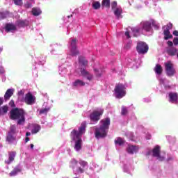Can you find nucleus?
Here are the masks:
<instances>
[{"label":"nucleus","mask_w":178,"mask_h":178,"mask_svg":"<svg viewBox=\"0 0 178 178\" xmlns=\"http://www.w3.org/2000/svg\"><path fill=\"white\" fill-rule=\"evenodd\" d=\"M99 127L95 129V136L96 138H105L108 136L109 127L111 126V118H106L100 120Z\"/></svg>","instance_id":"obj_1"},{"label":"nucleus","mask_w":178,"mask_h":178,"mask_svg":"<svg viewBox=\"0 0 178 178\" xmlns=\"http://www.w3.org/2000/svg\"><path fill=\"white\" fill-rule=\"evenodd\" d=\"M24 115H26V112L23 108H15L10 111V119L17 120V124H22L26 122Z\"/></svg>","instance_id":"obj_2"},{"label":"nucleus","mask_w":178,"mask_h":178,"mask_svg":"<svg viewBox=\"0 0 178 178\" xmlns=\"http://www.w3.org/2000/svg\"><path fill=\"white\" fill-rule=\"evenodd\" d=\"M115 97L120 99L126 96V86L122 83H118L114 88Z\"/></svg>","instance_id":"obj_3"},{"label":"nucleus","mask_w":178,"mask_h":178,"mask_svg":"<svg viewBox=\"0 0 178 178\" xmlns=\"http://www.w3.org/2000/svg\"><path fill=\"white\" fill-rule=\"evenodd\" d=\"M148 44L144 42H139L137 44L136 46V51L138 54L140 55H145V54H147L148 52Z\"/></svg>","instance_id":"obj_4"},{"label":"nucleus","mask_w":178,"mask_h":178,"mask_svg":"<svg viewBox=\"0 0 178 178\" xmlns=\"http://www.w3.org/2000/svg\"><path fill=\"white\" fill-rule=\"evenodd\" d=\"M104 115V109H102L100 111H94L90 115V119L91 122H94L95 123H97L98 121L101 119V116Z\"/></svg>","instance_id":"obj_5"},{"label":"nucleus","mask_w":178,"mask_h":178,"mask_svg":"<svg viewBox=\"0 0 178 178\" xmlns=\"http://www.w3.org/2000/svg\"><path fill=\"white\" fill-rule=\"evenodd\" d=\"M165 69L167 76L172 77L176 74V70L173 67V65L170 61H168L165 63Z\"/></svg>","instance_id":"obj_6"},{"label":"nucleus","mask_w":178,"mask_h":178,"mask_svg":"<svg viewBox=\"0 0 178 178\" xmlns=\"http://www.w3.org/2000/svg\"><path fill=\"white\" fill-rule=\"evenodd\" d=\"M140 25L142 26L143 30H145V31H150L152 29V26H155V21H145L140 23Z\"/></svg>","instance_id":"obj_7"},{"label":"nucleus","mask_w":178,"mask_h":178,"mask_svg":"<svg viewBox=\"0 0 178 178\" xmlns=\"http://www.w3.org/2000/svg\"><path fill=\"white\" fill-rule=\"evenodd\" d=\"M24 102L26 105H33L35 104V97L31 92H28L25 95Z\"/></svg>","instance_id":"obj_8"},{"label":"nucleus","mask_w":178,"mask_h":178,"mask_svg":"<svg viewBox=\"0 0 178 178\" xmlns=\"http://www.w3.org/2000/svg\"><path fill=\"white\" fill-rule=\"evenodd\" d=\"M81 134L76 129H74L71 132V138L73 141H76V140L81 139Z\"/></svg>","instance_id":"obj_9"},{"label":"nucleus","mask_w":178,"mask_h":178,"mask_svg":"<svg viewBox=\"0 0 178 178\" xmlns=\"http://www.w3.org/2000/svg\"><path fill=\"white\" fill-rule=\"evenodd\" d=\"M138 146L129 145L128 147L127 148V152H128V154H131V155H133V154L138 152Z\"/></svg>","instance_id":"obj_10"},{"label":"nucleus","mask_w":178,"mask_h":178,"mask_svg":"<svg viewBox=\"0 0 178 178\" xmlns=\"http://www.w3.org/2000/svg\"><path fill=\"white\" fill-rule=\"evenodd\" d=\"M16 156V152H8V160L6 161L7 165H10Z\"/></svg>","instance_id":"obj_11"},{"label":"nucleus","mask_w":178,"mask_h":178,"mask_svg":"<svg viewBox=\"0 0 178 178\" xmlns=\"http://www.w3.org/2000/svg\"><path fill=\"white\" fill-rule=\"evenodd\" d=\"M80 72H81V76L87 78L88 80H92V75L90 74L88 71L86 70V69L81 68Z\"/></svg>","instance_id":"obj_12"},{"label":"nucleus","mask_w":178,"mask_h":178,"mask_svg":"<svg viewBox=\"0 0 178 178\" xmlns=\"http://www.w3.org/2000/svg\"><path fill=\"white\" fill-rule=\"evenodd\" d=\"M166 52L170 56H176L177 54V49L175 47H168L166 49Z\"/></svg>","instance_id":"obj_13"},{"label":"nucleus","mask_w":178,"mask_h":178,"mask_svg":"<svg viewBox=\"0 0 178 178\" xmlns=\"http://www.w3.org/2000/svg\"><path fill=\"white\" fill-rule=\"evenodd\" d=\"M79 165H81L82 168H81V167H79L77 170V172L79 173H84V168H86V166H87V165H88V163H87V161L80 160Z\"/></svg>","instance_id":"obj_14"},{"label":"nucleus","mask_w":178,"mask_h":178,"mask_svg":"<svg viewBox=\"0 0 178 178\" xmlns=\"http://www.w3.org/2000/svg\"><path fill=\"white\" fill-rule=\"evenodd\" d=\"M168 95L170 98V100H169L170 102H171L172 104H173L174 102H177V99H178L177 93L170 92Z\"/></svg>","instance_id":"obj_15"},{"label":"nucleus","mask_w":178,"mask_h":178,"mask_svg":"<svg viewBox=\"0 0 178 178\" xmlns=\"http://www.w3.org/2000/svg\"><path fill=\"white\" fill-rule=\"evenodd\" d=\"M15 89H8L4 95L5 101H8V99H10V97L13 95Z\"/></svg>","instance_id":"obj_16"},{"label":"nucleus","mask_w":178,"mask_h":178,"mask_svg":"<svg viewBox=\"0 0 178 178\" xmlns=\"http://www.w3.org/2000/svg\"><path fill=\"white\" fill-rule=\"evenodd\" d=\"M161 154V146L156 145L153 149H152V156L154 158H156V156H159Z\"/></svg>","instance_id":"obj_17"},{"label":"nucleus","mask_w":178,"mask_h":178,"mask_svg":"<svg viewBox=\"0 0 178 178\" xmlns=\"http://www.w3.org/2000/svg\"><path fill=\"white\" fill-rule=\"evenodd\" d=\"M6 141L8 142V144H12L13 141H16V137L12 134H7Z\"/></svg>","instance_id":"obj_18"},{"label":"nucleus","mask_w":178,"mask_h":178,"mask_svg":"<svg viewBox=\"0 0 178 178\" xmlns=\"http://www.w3.org/2000/svg\"><path fill=\"white\" fill-rule=\"evenodd\" d=\"M86 127H87V124L86 123V122H83L81 124L80 127L79 128L78 132L79 133V134L83 136L84 134V133H86Z\"/></svg>","instance_id":"obj_19"},{"label":"nucleus","mask_w":178,"mask_h":178,"mask_svg":"<svg viewBox=\"0 0 178 178\" xmlns=\"http://www.w3.org/2000/svg\"><path fill=\"white\" fill-rule=\"evenodd\" d=\"M16 30V26L13 24H7L6 25V33H10V31H15Z\"/></svg>","instance_id":"obj_20"},{"label":"nucleus","mask_w":178,"mask_h":178,"mask_svg":"<svg viewBox=\"0 0 178 178\" xmlns=\"http://www.w3.org/2000/svg\"><path fill=\"white\" fill-rule=\"evenodd\" d=\"M81 144H83V140L79 139L75 140L74 149L80 151L81 149Z\"/></svg>","instance_id":"obj_21"},{"label":"nucleus","mask_w":178,"mask_h":178,"mask_svg":"<svg viewBox=\"0 0 178 178\" xmlns=\"http://www.w3.org/2000/svg\"><path fill=\"white\" fill-rule=\"evenodd\" d=\"M73 87H83L86 86V83L80 79H76L73 83Z\"/></svg>","instance_id":"obj_22"},{"label":"nucleus","mask_w":178,"mask_h":178,"mask_svg":"<svg viewBox=\"0 0 178 178\" xmlns=\"http://www.w3.org/2000/svg\"><path fill=\"white\" fill-rule=\"evenodd\" d=\"M18 27H26L29 26V21L27 19L22 20L19 19L17 21Z\"/></svg>","instance_id":"obj_23"},{"label":"nucleus","mask_w":178,"mask_h":178,"mask_svg":"<svg viewBox=\"0 0 178 178\" xmlns=\"http://www.w3.org/2000/svg\"><path fill=\"white\" fill-rule=\"evenodd\" d=\"M122 13H123V10H122V8H118L114 10V15L116 16L117 19H120Z\"/></svg>","instance_id":"obj_24"},{"label":"nucleus","mask_w":178,"mask_h":178,"mask_svg":"<svg viewBox=\"0 0 178 178\" xmlns=\"http://www.w3.org/2000/svg\"><path fill=\"white\" fill-rule=\"evenodd\" d=\"M79 63H81L83 66H87V65H88V61L86 59V58L81 56L79 57Z\"/></svg>","instance_id":"obj_25"},{"label":"nucleus","mask_w":178,"mask_h":178,"mask_svg":"<svg viewBox=\"0 0 178 178\" xmlns=\"http://www.w3.org/2000/svg\"><path fill=\"white\" fill-rule=\"evenodd\" d=\"M163 34L165 35L164 40H169L173 37V35H170V31L168 29H165L163 31Z\"/></svg>","instance_id":"obj_26"},{"label":"nucleus","mask_w":178,"mask_h":178,"mask_svg":"<svg viewBox=\"0 0 178 178\" xmlns=\"http://www.w3.org/2000/svg\"><path fill=\"white\" fill-rule=\"evenodd\" d=\"M71 56H77V55H80V51L77 48L70 49V54Z\"/></svg>","instance_id":"obj_27"},{"label":"nucleus","mask_w":178,"mask_h":178,"mask_svg":"<svg viewBox=\"0 0 178 178\" xmlns=\"http://www.w3.org/2000/svg\"><path fill=\"white\" fill-rule=\"evenodd\" d=\"M42 13V12L41 11V10H40V8H33L32 9V14L33 15V16H40V15H41Z\"/></svg>","instance_id":"obj_28"},{"label":"nucleus","mask_w":178,"mask_h":178,"mask_svg":"<svg viewBox=\"0 0 178 178\" xmlns=\"http://www.w3.org/2000/svg\"><path fill=\"white\" fill-rule=\"evenodd\" d=\"M154 71L157 74H162V66H161L159 64H157L154 68Z\"/></svg>","instance_id":"obj_29"},{"label":"nucleus","mask_w":178,"mask_h":178,"mask_svg":"<svg viewBox=\"0 0 178 178\" xmlns=\"http://www.w3.org/2000/svg\"><path fill=\"white\" fill-rule=\"evenodd\" d=\"M40 130H41V126L36 124L34 126L33 129H32L31 133L32 134H37V133H38Z\"/></svg>","instance_id":"obj_30"},{"label":"nucleus","mask_w":178,"mask_h":178,"mask_svg":"<svg viewBox=\"0 0 178 178\" xmlns=\"http://www.w3.org/2000/svg\"><path fill=\"white\" fill-rule=\"evenodd\" d=\"M9 16V11L0 12V20L6 19Z\"/></svg>","instance_id":"obj_31"},{"label":"nucleus","mask_w":178,"mask_h":178,"mask_svg":"<svg viewBox=\"0 0 178 178\" xmlns=\"http://www.w3.org/2000/svg\"><path fill=\"white\" fill-rule=\"evenodd\" d=\"M22 172V169L19 168H15L12 170L10 173V176H16V175L19 172Z\"/></svg>","instance_id":"obj_32"},{"label":"nucleus","mask_w":178,"mask_h":178,"mask_svg":"<svg viewBox=\"0 0 178 178\" xmlns=\"http://www.w3.org/2000/svg\"><path fill=\"white\" fill-rule=\"evenodd\" d=\"M78 163L79 162L77 161V160L73 159L70 161V168H72V169H74V168L77 166Z\"/></svg>","instance_id":"obj_33"},{"label":"nucleus","mask_w":178,"mask_h":178,"mask_svg":"<svg viewBox=\"0 0 178 178\" xmlns=\"http://www.w3.org/2000/svg\"><path fill=\"white\" fill-rule=\"evenodd\" d=\"M74 48H77V40L72 39L70 43V49H74Z\"/></svg>","instance_id":"obj_34"},{"label":"nucleus","mask_w":178,"mask_h":178,"mask_svg":"<svg viewBox=\"0 0 178 178\" xmlns=\"http://www.w3.org/2000/svg\"><path fill=\"white\" fill-rule=\"evenodd\" d=\"M102 6H105V8H111V0H103L102 2Z\"/></svg>","instance_id":"obj_35"},{"label":"nucleus","mask_w":178,"mask_h":178,"mask_svg":"<svg viewBox=\"0 0 178 178\" xmlns=\"http://www.w3.org/2000/svg\"><path fill=\"white\" fill-rule=\"evenodd\" d=\"M8 106H3L0 108V115L8 113Z\"/></svg>","instance_id":"obj_36"},{"label":"nucleus","mask_w":178,"mask_h":178,"mask_svg":"<svg viewBox=\"0 0 178 178\" xmlns=\"http://www.w3.org/2000/svg\"><path fill=\"white\" fill-rule=\"evenodd\" d=\"M92 6L93 9L97 10L99 9V8H101V3H99V1H95L92 3Z\"/></svg>","instance_id":"obj_37"},{"label":"nucleus","mask_w":178,"mask_h":178,"mask_svg":"<svg viewBox=\"0 0 178 178\" xmlns=\"http://www.w3.org/2000/svg\"><path fill=\"white\" fill-rule=\"evenodd\" d=\"M15 133H16V126L11 125L10 127V131L7 134L15 135Z\"/></svg>","instance_id":"obj_38"},{"label":"nucleus","mask_w":178,"mask_h":178,"mask_svg":"<svg viewBox=\"0 0 178 178\" xmlns=\"http://www.w3.org/2000/svg\"><path fill=\"white\" fill-rule=\"evenodd\" d=\"M115 144H118V145H123L124 144V140L122 138H118L117 140H115Z\"/></svg>","instance_id":"obj_39"},{"label":"nucleus","mask_w":178,"mask_h":178,"mask_svg":"<svg viewBox=\"0 0 178 178\" xmlns=\"http://www.w3.org/2000/svg\"><path fill=\"white\" fill-rule=\"evenodd\" d=\"M129 113V110H127V107L126 106H122V110H121V115L122 116H126Z\"/></svg>","instance_id":"obj_40"},{"label":"nucleus","mask_w":178,"mask_h":178,"mask_svg":"<svg viewBox=\"0 0 178 178\" xmlns=\"http://www.w3.org/2000/svg\"><path fill=\"white\" fill-rule=\"evenodd\" d=\"M49 111V108H42L40 111V115H47V113H48V112Z\"/></svg>","instance_id":"obj_41"},{"label":"nucleus","mask_w":178,"mask_h":178,"mask_svg":"<svg viewBox=\"0 0 178 178\" xmlns=\"http://www.w3.org/2000/svg\"><path fill=\"white\" fill-rule=\"evenodd\" d=\"M15 5L22 6L23 5V0H13Z\"/></svg>","instance_id":"obj_42"},{"label":"nucleus","mask_w":178,"mask_h":178,"mask_svg":"<svg viewBox=\"0 0 178 178\" xmlns=\"http://www.w3.org/2000/svg\"><path fill=\"white\" fill-rule=\"evenodd\" d=\"M111 9H112V10H115L118 9V2L113 1L111 3Z\"/></svg>","instance_id":"obj_43"},{"label":"nucleus","mask_w":178,"mask_h":178,"mask_svg":"<svg viewBox=\"0 0 178 178\" xmlns=\"http://www.w3.org/2000/svg\"><path fill=\"white\" fill-rule=\"evenodd\" d=\"M94 71L95 72L97 77H101V76H102V74L99 73V70L95 69Z\"/></svg>","instance_id":"obj_44"},{"label":"nucleus","mask_w":178,"mask_h":178,"mask_svg":"<svg viewBox=\"0 0 178 178\" xmlns=\"http://www.w3.org/2000/svg\"><path fill=\"white\" fill-rule=\"evenodd\" d=\"M172 29H173V24L172 23H169L168 24H167V28L165 30H172Z\"/></svg>","instance_id":"obj_45"},{"label":"nucleus","mask_w":178,"mask_h":178,"mask_svg":"<svg viewBox=\"0 0 178 178\" xmlns=\"http://www.w3.org/2000/svg\"><path fill=\"white\" fill-rule=\"evenodd\" d=\"M167 44L168 45V47H170V48H173V42L170 41V40H168L167 42Z\"/></svg>","instance_id":"obj_46"},{"label":"nucleus","mask_w":178,"mask_h":178,"mask_svg":"<svg viewBox=\"0 0 178 178\" xmlns=\"http://www.w3.org/2000/svg\"><path fill=\"white\" fill-rule=\"evenodd\" d=\"M173 44L174 45H178V38H175L173 39Z\"/></svg>","instance_id":"obj_47"},{"label":"nucleus","mask_w":178,"mask_h":178,"mask_svg":"<svg viewBox=\"0 0 178 178\" xmlns=\"http://www.w3.org/2000/svg\"><path fill=\"white\" fill-rule=\"evenodd\" d=\"M156 158H157V159H159L160 161H163V159H165V158H163V156H161V154H159V156H156Z\"/></svg>","instance_id":"obj_48"},{"label":"nucleus","mask_w":178,"mask_h":178,"mask_svg":"<svg viewBox=\"0 0 178 178\" xmlns=\"http://www.w3.org/2000/svg\"><path fill=\"white\" fill-rule=\"evenodd\" d=\"M9 105L12 106V108L15 107V101L10 100L9 102Z\"/></svg>","instance_id":"obj_49"},{"label":"nucleus","mask_w":178,"mask_h":178,"mask_svg":"<svg viewBox=\"0 0 178 178\" xmlns=\"http://www.w3.org/2000/svg\"><path fill=\"white\" fill-rule=\"evenodd\" d=\"M172 34L173 35H175V37H178V31H174Z\"/></svg>","instance_id":"obj_50"},{"label":"nucleus","mask_w":178,"mask_h":178,"mask_svg":"<svg viewBox=\"0 0 178 178\" xmlns=\"http://www.w3.org/2000/svg\"><path fill=\"white\" fill-rule=\"evenodd\" d=\"M25 6H26V8H32V5H31V3H26V4H25Z\"/></svg>","instance_id":"obj_51"},{"label":"nucleus","mask_w":178,"mask_h":178,"mask_svg":"<svg viewBox=\"0 0 178 178\" xmlns=\"http://www.w3.org/2000/svg\"><path fill=\"white\" fill-rule=\"evenodd\" d=\"M125 35L127 38H130V33L129 31L125 32Z\"/></svg>","instance_id":"obj_52"},{"label":"nucleus","mask_w":178,"mask_h":178,"mask_svg":"<svg viewBox=\"0 0 178 178\" xmlns=\"http://www.w3.org/2000/svg\"><path fill=\"white\" fill-rule=\"evenodd\" d=\"M0 73L1 74L5 73V70L2 67H0Z\"/></svg>","instance_id":"obj_53"},{"label":"nucleus","mask_w":178,"mask_h":178,"mask_svg":"<svg viewBox=\"0 0 178 178\" xmlns=\"http://www.w3.org/2000/svg\"><path fill=\"white\" fill-rule=\"evenodd\" d=\"M18 95H24V92L23 90H20L18 92Z\"/></svg>","instance_id":"obj_54"},{"label":"nucleus","mask_w":178,"mask_h":178,"mask_svg":"<svg viewBox=\"0 0 178 178\" xmlns=\"http://www.w3.org/2000/svg\"><path fill=\"white\" fill-rule=\"evenodd\" d=\"M3 104V97H0V106Z\"/></svg>","instance_id":"obj_55"},{"label":"nucleus","mask_w":178,"mask_h":178,"mask_svg":"<svg viewBox=\"0 0 178 178\" xmlns=\"http://www.w3.org/2000/svg\"><path fill=\"white\" fill-rule=\"evenodd\" d=\"M133 31H134L135 33H140V29H134Z\"/></svg>","instance_id":"obj_56"},{"label":"nucleus","mask_w":178,"mask_h":178,"mask_svg":"<svg viewBox=\"0 0 178 178\" xmlns=\"http://www.w3.org/2000/svg\"><path fill=\"white\" fill-rule=\"evenodd\" d=\"M153 27H154V29H156V30H158V29H159V26L156 24H155V22H154V26H153Z\"/></svg>","instance_id":"obj_57"},{"label":"nucleus","mask_w":178,"mask_h":178,"mask_svg":"<svg viewBox=\"0 0 178 178\" xmlns=\"http://www.w3.org/2000/svg\"><path fill=\"white\" fill-rule=\"evenodd\" d=\"M29 141H30V138L26 137V138H25V143H29Z\"/></svg>","instance_id":"obj_58"},{"label":"nucleus","mask_w":178,"mask_h":178,"mask_svg":"<svg viewBox=\"0 0 178 178\" xmlns=\"http://www.w3.org/2000/svg\"><path fill=\"white\" fill-rule=\"evenodd\" d=\"M26 137H29V136H31V133H30V132H26Z\"/></svg>","instance_id":"obj_59"},{"label":"nucleus","mask_w":178,"mask_h":178,"mask_svg":"<svg viewBox=\"0 0 178 178\" xmlns=\"http://www.w3.org/2000/svg\"><path fill=\"white\" fill-rule=\"evenodd\" d=\"M130 47H131V44H127V49H129L130 48Z\"/></svg>","instance_id":"obj_60"},{"label":"nucleus","mask_w":178,"mask_h":178,"mask_svg":"<svg viewBox=\"0 0 178 178\" xmlns=\"http://www.w3.org/2000/svg\"><path fill=\"white\" fill-rule=\"evenodd\" d=\"M30 146H31V149H33L34 148V145L33 144H31Z\"/></svg>","instance_id":"obj_61"},{"label":"nucleus","mask_w":178,"mask_h":178,"mask_svg":"<svg viewBox=\"0 0 178 178\" xmlns=\"http://www.w3.org/2000/svg\"><path fill=\"white\" fill-rule=\"evenodd\" d=\"M70 17H73V15H69L68 18L70 19Z\"/></svg>","instance_id":"obj_62"},{"label":"nucleus","mask_w":178,"mask_h":178,"mask_svg":"<svg viewBox=\"0 0 178 178\" xmlns=\"http://www.w3.org/2000/svg\"><path fill=\"white\" fill-rule=\"evenodd\" d=\"M0 52H2V48H0Z\"/></svg>","instance_id":"obj_63"},{"label":"nucleus","mask_w":178,"mask_h":178,"mask_svg":"<svg viewBox=\"0 0 178 178\" xmlns=\"http://www.w3.org/2000/svg\"><path fill=\"white\" fill-rule=\"evenodd\" d=\"M151 138L149 136H148V140H149Z\"/></svg>","instance_id":"obj_64"}]
</instances>
